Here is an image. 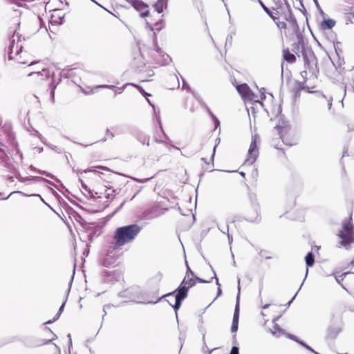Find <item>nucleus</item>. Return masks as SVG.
<instances>
[{"label":"nucleus","mask_w":354,"mask_h":354,"mask_svg":"<svg viewBox=\"0 0 354 354\" xmlns=\"http://www.w3.org/2000/svg\"><path fill=\"white\" fill-rule=\"evenodd\" d=\"M8 139L10 140V145L14 147L15 153L12 159L6 153V147L0 142V165L6 168L8 171H15L18 166L23 162V155L20 152L18 145L15 140L12 133H9Z\"/></svg>","instance_id":"f257e3e1"},{"label":"nucleus","mask_w":354,"mask_h":354,"mask_svg":"<svg viewBox=\"0 0 354 354\" xmlns=\"http://www.w3.org/2000/svg\"><path fill=\"white\" fill-rule=\"evenodd\" d=\"M142 227L137 224H131L118 227L113 236L114 248H119L132 242L141 231Z\"/></svg>","instance_id":"f03ea898"},{"label":"nucleus","mask_w":354,"mask_h":354,"mask_svg":"<svg viewBox=\"0 0 354 354\" xmlns=\"http://www.w3.org/2000/svg\"><path fill=\"white\" fill-rule=\"evenodd\" d=\"M338 236L341 239L339 247L346 248L351 243H354V225L352 223L351 216L348 219H345L342 222V227L339 232Z\"/></svg>","instance_id":"7ed1b4c3"},{"label":"nucleus","mask_w":354,"mask_h":354,"mask_svg":"<svg viewBox=\"0 0 354 354\" xmlns=\"http://www.w3.org/2000/svg\"><path fill=\"white\" fill-rule=\"evenodd\" d=\"M20 37L15 31L13 35L9 40V44L8 48L6 49V52L8 54V57L10 60L16 59L17 62L20 64H26L28 62L21 60V56H19L20 52L23 48V46L19 39Z\"/></svg>","instance_id":"20e7f679"},{"label":"nucleus","mask_w":354,"mask_h":354,"mask_svg":"<svg viewBox=\"0 0 354 354\" xmlns=\"http://www.w3.org/2000/svg\"><path fill=\"white\" fill-rule=\"evenodd\" d=\"M302 56L305 68L308 69V73L311 75L316 76L318 71L317 68V59L313 52L310 49H304L302 50Z\"/></svg>","instance_id":"39448f33"},{"label":"nucleus","mask_w":354,"mask_h":354,"mask_svg":"<svg viewBox=\"0 0 354 354\" xmlns=\"http://www.w3.org/2000/svg\"><path fill=\"white\" fill-rule=\"evenodd\" d=\"M260 142V138L258 135L255 134L252 136L251 143L248 151V157L244 162L246 165H252L259 156V147L258 143Z\"/></svg>","instance_id":"423d86ee"},{"label":"nucleus","mask_w":354,"mask_h":354,"mask_svg":"<svg viewBox=\"0 0 354 354\" xmlns=\"http://www.w3.org/2000/svg\"><path fill=\"white\" fill-rule=\"evenodd\" d=\"M240 279H238V290L239 293L236 297V304L234 312L232 324L231 327V330L232 333L236 332L238 330L239 325V293H240Z\"/></svg>","instance_id":"0eeeda50"},{"label":"nucleus","mask_w":354,"mask_h":354,"mask_svg":"<svg viewBox=\"0 0 354 354\" xmlns=\"http://www.w3.org/2000/svg\"><path fill=\"white\" fill-rule=\"evenodd\" d=\"M236 90L244 100L257 101L255 100V95L251 91L250 88L246 84L236 86Z\"/></svg>","instance_id":"6e6552de"},{"label":"nucleus","mask_w":354,"mask_h":354,"mask_svg":"<svg viewBox=\"0 0 354 354\" xmlns=\"http://www.w3.org/2000/svg\"><path fill=\"white\" fill-rule=\"evenodd\" d=\"M131 6L140 13L142 17H145L149 15L148 6L140 0H131Z\"/></svg>","instance_id":"1a4fd4ad"},{"label":"nucleus","mask_w":354,"mask_h":354,"mask_svg":"<svg viewBox=\"0 0 354 354\" xmlns=\"http://www.w3.org/2000/svg\"><path fill=\"white\" fill-rule=\"evenodd\" d=\"M16 173L15 178L21 183H28L32 180L35 181H44L50 185H53V183L50 182V180L44 178L42 177L39 176H32V177H22L21 174L17 171V169L15 171Z\"/></svg>","instance_id":"9d476101"},{"label":"nucleus","mask_w":354,"mask_h":354,"mask_svg":"<svg viewBox=\"0 0 354 354\" xmlns=\"http://www.w3.org/2000/svg\"><path fill=\"white\" fill-rule=\"evenodd\" d=\"M342 330V324L340 323L330 325L327 330V337L330 339H335Z\"/></svg>","instance_id":"9b49d317"},{"label":"nucleus","mask_w":354,"mask_h":354,"mask_svg":"<svg viewBox=\"0 0 354 354\" xmlns=\"http://www.w3.org/2000/svg\"><path fill=\"white\" fill-rule=\"evenodd\" d=\"M188 290H189V287L185 286V285L180 283L179 287L175 291V292H176L175 299L183 301V299H185L187 297Z\"/></svg>","instance_id":"f8f14e48"},{"label":"nucleus","mask_w":354,"mask_h":354,"mask_svg":"<svg viewBox=\"0 0 354 354\" xmlns=\"http://www.w3.org/2000/svg\"><path fill=\"white\" fill-rule=\"evenodd\" d=\"M28 76L37 75L41 77V80L47 79L50 76V71L44 68H41V71H32L28 73Z\"/></svg>","instance_id":"ddd939ff"},{"label":"nucleus","mask_w":354,"mask_h":354,"mask_svg":"<svg viewBox=\"0 0 354 354\" xmlns=\"http://www.w3.org/2000/svg\"><path fill=\"white\" fill-rule=\"evenodd\" d=\"M35 132H36L37 135L38 136L39 138L40 139V140L41 141L42 143H44L47 147L50 148L52 150L55 151L56 152H57L59 153H61L62 152V150L60 148L57 147V146L53 145L50 144V143H47L45 138L43 137L37 131H35Z\"/></svg>","instance_id":"4468645a"},{"label":"nucleus","mask_w":354,"mask_h":354,"mask_svg":"<svg viewBox=\"0 0 354 354\" xmlns=\"http://www.w3.org/2000/svg\"><path fill=\"white\" fill-rule=\"evenodd\" d=\"M283 59L290 63V64H293L296 62V57L294 54L290 53L289 50L287 48V49H284L283 50Z\"/></svg>","instance_id":"2eb2a0df"},{"label":"nucleus","mask_w":354,"mask_h":354,"mask_svg":"<svg viewBox=\"0 0 354 354\" xmlns=\"http://www.w3.org/2000/svg\"><path fill=\"white\" fill-rule=\"evenodd\" d=\"M116 259L112 256L107 255L102 261V265L105 267L114 266Z\"/></svg>","instance_id":"dca6fc26"},{"label":"nucleus","mask_w":354,"mask_h":354,"mask_svg":"<svg viewBox=\"0 0 354 354\" xmlns=\"http://www.w3.org/2000/svg\"><path fill=\"white\" fill-rule=\"evenodd\" d=\"M181 284L185 285V286L192 288L196 284V281L194 280V277H189L185 276Z\"/></svg>","instance_id":"f3484780"},{"label":"nucleus","mask_w":354,"mask_h":354,"mask_svg":"<svg viewBox=\"0 0 354 354\" xmlns=\"http://www.w3.org/2000/svg\"><path fill=\"white\" fill-rule=\"evenodd\" d=\"M271 333L276 336L279 337L285 334V331L277 324H274L273 328L270 330Z\"/></svg>","instance_id":"a211bd4d"},{"label":"nucleus","mask_w":354,"mask_h":354,"mask_svg":"<svg viewBox=\"0 0 354 354\" xmlns=\"http://www.w3.org/2000/svg\"><path fill=\"white\" fill-rule=\"evenodd\" d=\"M147 102H149V104L150 105H151L153 108V111H154V114H155V116H156V119L158 123V125H159V127L163 134V136L166 138V139H168L167 136H166V134L164 133V131H163V129H162V124H161V120H160V112L159 111H158V113L156 111V109H155V107L153 105H152V104L151 103L150 100L147 99Z\"/></svg>","instance_id":"6ab92c4d"},{"label":"nucleus","mask_w":354,"mask_h":354,"mask_svg":"<svg viewBox=\"0 0 354 354\" xmlns=\"http://www.w3.org/2000/svg\"><path fill=\"white\" fill-rule=\"evenodd\" d=\"M335 21L334 20L328 19L324 20L321 24V26L324 30H329L331 29L335 26Z\"/></svg>","instance_id":"aec40b11"},{"label":"nucleus","mask_w":354,"mask_h":354,"mask_svg":"<svg viewBox=\"0 0 354 354\" xmlns=\"http://www.w3.org/2000/svg\"><path fill=\"white\" fill-rule=\"evenodd\" d=\"M136 138L142 144H146L147 146L149 145V137L142 132H139L136 135Z\"/></svg>","instance_id":"412c9836"},{"label":"nucleus","mask_w":354,"mask_h":354,"mask_svg":"<svg viewBox=\"0 0 354 354\" xmlns=\"http://www.w3.org/2000/svg\"><path fill=\"white\" fill-rule=\"evenodd\" d=\"M30 169L31 170L37 172L38 174L45 175L46 176H47V177H48V178H50L51 179L57 180V179H56V177H55L54 175H53V174H50V173H48V172H47V171H43V170H40V169H37V168H35V167L34 166H32V165H30Z\"/></svg>","instance_id":"4be33fe9"},{"label":"nucleus","mask_w":354,"mask_h":354,"mask_svg":"<svg viewBox=\"0 0 354 354\" xmlns=\"http://www.w3.org/2000/svg\"><path fill=\"white\" fill-rule=\"evenodd\" d=\"M165 6V2L164 0H158L154 5L155 10L158 12L161 13Z\"/></svg>","instance_id":"5701e85b"},{"label":"nucleus","mask_w":354,"mask_h":354,"mask_svg":"<svg viewBox=\"0 0 354 354\" xmlns=\"http://www.w3.org/2000/svg\"><path fill=\"white\" fill-rule=\"evenodd\" d=\"M306 263L308 267H311L313 266L315 263L314 255L312 252H308V254L305 257Z\"/></svg>","instance_id":"b1692460"},{"label":"nucleus","mask_w":354,"mask_h":354,"mask_svg":"<svg viewBox=\"0 0 354 354\" xmlns=\"http://www.w3.org/2000/svg\"><path fill=\"white\" fill-rule=\"evenodd\" d=\"M259 2L260 3V5L261 6V7L263 8V9L266 11V12L274 20L278 19V17H277L275 15H274V13L271 12L269 8H268L261 1V0H259Z\"/></svg>","instance_id":"393cba45"},{"label":"nucleus","mask_w":354,"mask_h":354,"mask_svg":"<svg viewBox=\"0 0 354 354\" xmlns=\"http://www.w3.org/2000/svg\"><path fill=\"white\" fill-rule=\"evenodd\" d=\"M198 101L199 102V103L204 107L206 109L207 113L209 114V115H211V117L212 118V115L213 113L212 112V111L210 110V109L207 106V105L203 101V100L198 97H196Z\"/></svg>","instance_id":"a878e982"},{"label":"nucleus","mask_w":354,"mask_h":354,"mask_svg":"<svg viewBox=\"0 0 354 354\" xmlns=\"http://www.w3.org/2000/svg\"><path fill=\"white\" fill-rule=\"evenodd\" d=\"M268 252L266 251V250H261L259 252V254L261 257H263L266 259H271L272 257L268 255Z\"/></svg>","instance_id":"bb28decb"},{"label":"nucleus","mask_w":354,"mask_h":354,"mask_svg":"<svg viewBox=\"0 0 354 354\" xmlns=\"http://www.w3.org/2000/svg\"><path fill=\"white\" fill-rule=\"evenodd\" d=\"M131 85H132V86H135L136 88H138L144 96H150V94L145 92V90L140 86L136 85L134 84H131Z\"/></svg>","instance_id":"cd10ccee"},{"label":"nucleus","mask_w":354,"mask_h":354,"mask_svg":"<svg viewBox=\"0 0 354 354\" xmlns=\"http://www.w3.org/2000/svg\"><path fill=\"white\" fill-rule=\"evenodd\" d=\"M284 335H286L287 337H288L289 339H292V340H294L297 342L299 343V342H302L301 340H300L297 336L294 335H292V334H289V333H286L284 334Z\"/></svg>","instance_id":"c85d7f7f"},{"label":"nucleus","mask_w":354,"mask_h":354,"mask_svg":"<svg viewBox=\"0 0 354 354\" xmlns=\"http://www.w3.org/2000/svg\"><path fill=\"white\" fill-rule=\"evenodd\" d=\"M176 299V302H175V304L173 306V308H174V310L176 311V313L177 314V310L180 307L182 301L177 299Z\"/></svg>","instance_id":"c756f323"},{"label":"nucleus","mask_w":354,"mask_h":354,"mask_svg":"<svg viewBox=\"0 0 354 354\" xmlns=\"http://www.w3.org/2000/svg\"><path fill=\"white\" fill-rule=\"evenodd\" d=\"M194 280L195 281H198L199 283H211L213 280V278H211L210 280H205V279H203L200 277H195L194 276Z\"/></svg>","instance_id":"7c9ffc66"},{"label":"nucleus","mask_w":354,"mask_h":354,"mask_svg":"<svg viewBox=\"0 0 354 354\" xmlns=\"http://www.w3.org/2000/svg\"><path fill=\"white\" fill-rule=\"evenodd\" d=\"M130 84L129 83H127V84H125L122 87H118L116 88L115 90V95H116L117 94H120L123 92V91L124 90V88H126V86L127 85H129Z\"/></svg>","instance_id":"2f4dec72"},{"label":"nucleus","mask_w":354,"mask_h":354,"mask_svg":"<svg viewBox=\"0 0 354 354\" xmlns=\"http://www.w3.org/2000/svg\"><path fill=\"white\" fill-rule=\"evenodd\" d=\"M153 177H151V178H142V179H139V178H132V179L134 180V181H136L138 183H147L148 182L149 180H151Z\"/></svg>","instance_id":"473e14b6"},{"label":"nucleus","mask_w":354,"mask_h":354,"mask_svg":"<svg viewBox=\"0 0 354 354\" xmlns=\"http://www.w3.org/2000/svg\"><path fill=\"white\" fill-rule=\"evenodd\" d=\"M186 265H187V272H186L185 276L194 277V272L192 271V270L189 267V266H188L187 262H186Z\"/></svg>","instance_id":"72a5a7b5"},{"label":"nucleus","mask_w":354,"mask_h":354,"mask_svg":"<svg viewBox=\"0 0 354 354\" xmlns=\"http://www.w3.org/2000/svg\"><path fill=\"white\" fill-rule=\"evenodd\" d=\"M230 354H239V347L236 346H233L230 351Z\"/></svg>","instance_id":"f704fd0d"},{"label":"nucleus","mask_w":354,"mask_h":354,"mask_svg":"<svg viewBox=\"0 0 354 354\" xmlns=\"http://www.w3.org/2000/svg\"><path fill=\"white\" fill-rule=\"evenodd\" d=\"M162 57H163V62L162 64H168L169 61L171 60V59L168 55H163Z\"/></svg>","instance_id":"c9c22d12"},{"label":"nucleus","mask_w":354,"mask_h":354,"mask_svg":"<svg viewBox=\"0 0 354 354\" xmlns=\"http://www.w3.org/2000/svg\"><path fill=\"white\" fill-rule=\"evenodd\" d=\"M212 119L214 122L215 129H216L220 125V122L214 115H212Z\"/></svg>","instance_id":"e433bc0d"},{"label":"nucleus","mask_w":354,"mask_h":354,"mask_svg":"<svg viewBox=\"0 0 354 354\" xmlns=\"http://www.w3.org/2000/svg\"><path fill=\"white\" fill-rule=\"evenodd\" d=\"M299 344H301V346H303L304 348H306L308 351H310L311 352L313 351V349L310 346L307 345L305 342H299Z\"/></svg>","instance_id":"4c0bfd02"},{"label":"nucleus","mask_w":354,"mask_h":354,"mask_svg":"<svg viewBox=\"0 0 354 354\" xmlns=\"http://www.w3.org/2000/svg\"><path fill=\"white\" fill-rule=\"evenodd\" d=\"M82 187L86 192L91 193V190L88 189V186L83 182L82 180H80Z\"/></svg>","instance_id":"58836bf2"},{"label":"nucleus","mask_w":354,"mask_h":354,"mask_svg":"<svg viewBox=\"0 0 354 354\" xmlns=\"http://www.w3.org/2000/svg\"><path fill=\"white\" fill-rule=\"evenodd\" d=\"M97 88H106L113 89L115 88V86L104 84V85H99L97 86Z\"/></svg>","instance_id":"ea45409f"},{"label":"nucleus","mask_w":354,"mask_h":354,"mask_svg":"<svg viewBox=\"0 0 354 354\" xmlns=\"http://www.w3.org/2000/svg\"><path fill=\"white\" fill-rule=\"evenodd\" d=\"M308 71H303L301 72V77L304 79V81L306 82V80H307V76H308Z\"/></svg>","instance_id":"a19ab883"},{"label":"nucleus","mask_w":354,"mask_h":354,"mask_svg":"<svg viewBox=\"0 0 354 354\" xmlns=\"http://www.w3.org/2000/svg\"><path fill=\"white\" fill-rule=\"evenodd\" d=\"M59 316H60V314L57 313L52 320L48 321L46 324H51V323H53V322L56 321L59 317Z\"/></svg>","instance_id":"79ce46f5"},{"label":"nucleus","mask_w":354,"mask_h":354,"mask_svg":"<svg viewBox=\"0 0 354 354\" xmlns=\"http://www.w3.org/2000/svg\"><path fill=\"white\" fill-rule=\"evenodd\" d=\"M59 316H60V314L57 313L52 320L48 321L46 324H51V323H53V322L56 321L59 317Z\"/></svg>","instance_id":"37998d69"},{"label":"nucleus","mask_w":354,"mask_h":354,"mask_svg":"<svg viewBox=\"0 0 354 354\" xmlns=\"http://www.w3.org/2000/svg\"><path fill=\"white\" fill-rule=\"evenodd\" d=\"M212 272L214 273V277L212 278L216 279V283L218 286V287H221V284H220V283L218 281V279L217 278L216 274L214 270L212 268Z\"/></svg>","instance_id":"c03bdc74"},{"label":"nucleus","mask_w":354,"mask_h":354,"mask_svg":"<svg viewBox=\"0 0 354 354\" xmlns=\"http://www.w3.org/2000/svg\"><path fill=\"white\" fill-rule=\"evenodd\" d=\"M216 141H217V143L215 145V146L214 147V149H213V152H212V160H213V158L214 157V155H215V150H216V146L220 142V139L219 138H217L216 139Z\"/></svg>","instance_id":"a18cd8bd"},{"label":"nucleus","mask_w":354,"mask_h":354,"mask_svg":"<svg viewBox=\"0 0 354 354\" xmlns=\"http://www.w3.org/2000/svg\"><path fill=\"white\" fill-rule=\"evenodd\" d=\"M182 80H183V88H187V89H190L189 86L188 85V84L185 81V80L183 77H182Z\"/></svg>","instance_id":"49530a36"},{"label":"nucleus","mask_w":354,"mask_h":354,"mask_svg":"<svg viewBox=\"0 0 354 354\" xmlns=\"http://www.w3.org/2000/svg\"><path fill=\"white\" fill-rule=\"evenodd\" d=\"M155 26L156 27V29L158 30H160L162 29V22L161 21H158V22L156 23Z\"/></svg>","instance_id":"de8ad7c7"},{"label":"nucleus","mask_w":354,"mask_h":354,"mask_svg":"<svg viewBox=\"0 0 354 354\" xmlns=\"http://www.w3.org/2000/svg\"><path fill=\"white\" fill-rule=\"evenodd\" d=\"M106 192H109L106 193V197L107 198H109L112 196V193L114 192V190H111V189H109L108 190H106Z\"/></svg>","instance_id":"09e8293b"},{"label":"nucleus","mask_w":354,"mask_h":354,"mask_svg":"<svg viewBox=\"0 0 354 354\" xmlns=\"http://www.w3.org/2000/svg\"><path fill=\"white\" fill-rule=\"evenodd\" d=\"M327 101H328V109H330L331 106H332V102H333L332 97H330L328 99H327Z\"/></svg>","instance_id":"8fccbe9b"},{"label":"nucleus","mask_w":354,"mask_h":354,"mask_svg":"<svg viewBox=\"0 0 354 354\" xmlns=\"http://www.w3.org/2000/svg\"><path fill=\"white\" fill-rule=\"evenodd\" d=\"M348 17L350 19L351 22L354 24V13H348Z\"/></svg>","instance_id":"3c124183"},{"label":"nucleus","mask_w":354,"mask_h":354,"mask_svg":"<svg viewBox=\"0 0 354 354\" xmlns=\"http://www.w3.org/2000/svg\"><path fill=\"white\" fill-rule=\"evenodd\" d=\"M106 136H109L111 138L114 137V134L112 132H110L109 129H106Z\"/></svg>","instance_id":"603ef678"},{"label":"nucleus","mask_w":354,"mask_h":354,"mask_svg":"<svg viewBox=\"0 0 354 354\" xmlns=\"http://www.w3.org/2000/svg\"><path fill=\"white\" fill-rule=\"evenodd\" d=\"M226 230H227V232H229V227L228 226L226 227ZM227 236H228V240H229V242L230 243L232 241V236L229 234L227 233Z\"/></svg>","instance_id":"864d4df0"},{"label":"nucleus","mask_w":354,"mask_h":354,"mask_svg":"<svg viewBox=\"0 0 354 354\" xmlns=\"http://www.w3.org/2000/svg\"><path fill=\"white\" fill-rule=\"evenodd\" d=\"M65 302H66V301H64V302L62 304V305L60 306V308H59V310H58L57 313H59V314H60V315L62 314V313L63 312L64 308Z\"/></svg>","instance_id":"5fc2aeb1"},{"label":"nucleus","mask_w":354,"mask_h":354,"mask_svg":"<svg viewBox=\"0 0 354 354\" xmlns=\"http://www.w3.org/2000/svg\"><path fill=\"white\" fill-rule=\"evenodd\" d=\"M278 26L281 28H285L286 27V24L285 22H280L279 24H277Z\"/></svg>","instance_id":"6e6d98bb"},{"label":"nucleus","mask_w":354,"mask_h":354,"mask_svg":"<svg viewBox=\"0 0 354 354\" xmlns=\"http://www.w3.org/2000/svg\"><path fill=\"white\" fill-rule=\"evenodd\" d=\"M110 307H111V305H109V304H108V305H105V306H104L103 311H104V313L103 317H104V316H105V315H106V308H109Z\"/></svg>","instance_id":"4d7b16f0"},{"label":"nucleus","mask_w":354,"mask_h":354,"mask_svg":"<svg viewBox=\"0 0 354 354\" xmlns=\"http://www.w3.org/2000/svg\"><path fill=\"white\" fill-rule=\"evenodd\" d=\"M258 216H259V214L257 212V216L255 218H249L248 219L252 221V222H254V221H257L258 220Z\"/></svg>","instance_id":"13d9d810"},{"label":"nucleus","mask_w":354,"mask_h":354,"mask_svg":"<svg viewBox=\"0 0 354 354\" xmlns=\"http://www.w3.org/2000/svg\"><path fill=\"white\" fill-rule=\"evenodd\" d=\"M313 1L315 2V5H316V7L318 10H321L322 11V9H321V7L318 3V1L317 0H313Z\"/></svg>","instance_id":"bf43d9fd"},{"label":"nucleus","mask_w":354,"mask_h":354,"mask_svg":"<svg viewBox=\"0 0 354 354\" xmlns=\"http://www.w3.org/2000/svg\"><path fill=\"white\" fill-rule=\"evenodd\" d=\"M67 337H68V345L70 347L72 345V340H71V335L68 334Z\"/></svg>","instance_id":"052dcab7"},{"label":"nucleus","mask_w":354,"mask_h":354,"mask_svg":"<svg viewBox=\"0 0 354 354\" xmlns=\"http://www.w3.org/2000/svg\"><path fill=\"white\" fill-rule=\"evenodd\" d=\"M95 167H92V168H90V169H86L84 170V172L86 173V172H88V171H96V170L94 169Z\"/></svg>","instance_id":"680f3d73"},{"label":"nucleus","mask_w":354,"mask_h":354,"mask_svg":"<svg viewBox=\"0 0 354 354\" xmlns=\"http://www.w3.org/2000/svg\"><path fill=\"white\" fill-rule=\"evenodd\" d=\"M63 18H64V16H62V17L59 16V17H58L59 21H55V22H57V23H59V24H61L62 23V19H63Z\"/></svg>","instance_id":"e2e57ef3"},{"label":"nucleus","mask_w":354,"mask_h":354,"mask_svg":"<svg viewBox=\"0 0 354 354\" xmlns=\"http://www.w3.org/2000/svg\"><path fill=\"white\" fill-rule=\"evenodd\" d=\"M221 294H222V290L221 289V287H218L217 297H219Z\"/></svg>","instance_id":"0e129e2a"},{"label":"nucleus","mask_w":354,"mask_h":354,"mask_svg":"<svg viewBox=\"0 0 354 354\" xmlns=\"http://www.w3.org/2000/svg\"><path fill=\"white\" fill-rule=\"evenodd\" d=\"M155 42L156 43V40H155ZM156 51H157L158 53H160H160H162V51H161L160 48L157 46V44H156Z\"/></svg>","instance_id":"69168bd1"},{"label":"nucleus","mask_w":354,"mask_h":354,"mask_svg":"<svg viewBox=\"0 0 354 354\" xmlns=\"http://www.w3.org/2000/svg\"><path fill=\"white\" fill-rule=\"evenodd\" d=\"M280 317H281V316L279 315V316H277V317H274V318L272 319V323H273V324H277L276 322H277V321L280 318Z\"/></svg>","instance_id":"338daca9"},{"label":"nucleus","mask_w":354,"mask_h":354,"mask_svg":"<svg viewBox=\"0 0 354 354\" xmlns=\"http://www.w3.org/2000/svg\"><path fill=\"white\" fill-rule=\"evenodd\" d=\"M266 98V95L264 94V93H263L261 91V99L263 100Z\"/></svg>","instance_id":"774afa93"}]
</instances>
